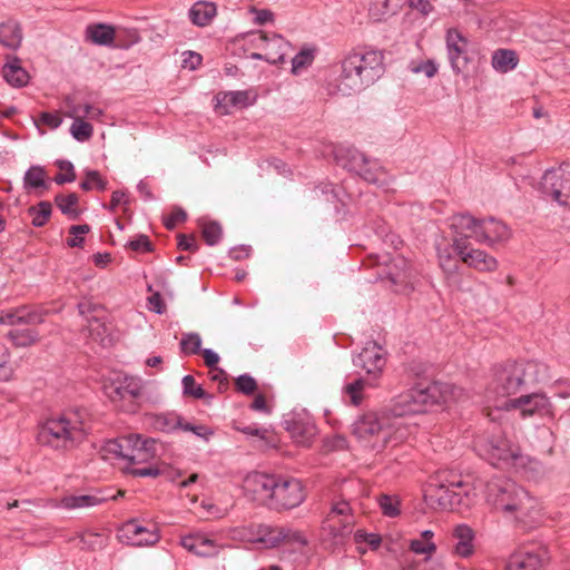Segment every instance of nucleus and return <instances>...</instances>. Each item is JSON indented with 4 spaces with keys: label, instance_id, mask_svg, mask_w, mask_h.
Instances as JSON below:
<instances>
[{
    "label": "nucleus",
    "instance_id": "47",
    "mask_svg": "<svg viewBox=\"0 0 570 570\" xmlns=\"http://www.w3.org/2000/svg\"><path fill=\"white\" fill-rule=\"evenodd\" d=\"M115 40L119 42V47L128 48L140 40L139 32L136 28L117 27Z\"/></svg>",
    "mask_w": 570,
    "mask_h": 570
},
{
    "label": "nucleus",
    "instance_id": "29",
    "mask_svg": "<svg viewBox=\"0 0 570 570\" xmlns=\"http://www.w3.org/2000/svg\"><path fill=\"white\" fill-rule=\"evenodd\" d=\"M287 431L291 434L293 441L304 448L311 446L314 438L317 434V429L315 424L311 421H293L288 423Z\"/></svg>",
    "mask_w": 570,
    "mask_h": 570
},
{
    "label": "nucleus",
    "instance_id": "61",
    "mask_svg": "<svg viewBox=\"0 0 570 570\" xmlns=\"http://www.w3.org/2000/svg\"><path fill=\"white\" fill-rule=\"evenodd\" d=\"M235 384L237 390L244 394H252L257 389V383L254 377L247 374L239 375L236 379Z\"/></svg>",
    "mask_w": 570,
    "mask_h": 570
},
{
    "label": "nucleus",
    "instance_id": "15",
    "mask_svg": "<svg viewBox=\"0 0 570 570\" xmlns=\"http://www.w3.org/2000/svg\"><path fill=\"white\" fill-rule=\"evenodd\" d=\"M548 559L544 546L538 542H528L520 546L509 557L505 570H540Z\"/></svg>",
    "mask_w": 570,
    "mask_h": 570
},
{
    "label": "nucleus",
    "instance_id": "63",
    "mask_svg": "<svg viewBox=\"0 0 570 570\" xmlns=\"http://www.w3.org/2000/svg\"><path fill=\"white\" fill-rule=\"evenodd\" d=\"M62 122L61 117L58 114L42 112L38 120H35L37 127L45 125L50 129L58 128Z\"/></svg>",
    "mask_w": 570,
    "mask_h": 570
},
{
    "label": "nucleus",
    "instance_id": "14",
    "mask_svg": "<svg viewBox=\"0 0 570 570\" xmlns=\"http://www.w3.org/2000/svg\"><path fill=\"white\" fill-rule=\"evenodd\" d=\"M497 409L507 411L518 410L522 417L539 414L541 416H552L553 406L549 397L543 393H532L515 397L512 400H503L497 403Z\"/></svg>",
    "mask_w": 570,
    "mask_h": 570
},
{
    "label": "nucleus",
    "instance_id": "6",
    "mask_svg": "<svg viewBox=\"0 0 570 570\" xmlns=\"http://www.w3.org/2000/svg\"><path fill=\"white\" fill-rule=\"evenodd\" d=\"M383 60L384 56L379 50L347 56L342 62V72L337 79L338 91L350 96L374 82L384 70Z\"/></svg>",
    "mask_w": 570,
    "mask_h": 570
},
{
    "label": "nucleus",
    "instance_id": "37",
    "mask_svg": "<svg viewBox=\"0 0 570 570\" xmlns=\"http://www.w3.org/2000/svg\"><path fill=\"white\" fill-rule=\"evenodd\" d=\"M400 9V0H371L368 13L375 21L386 20Z\"/></svg>",
    "mask_w": 570,
    "mask_h": 570
},
{
    "label": "nucleus",
    "instance_id": "58",
    "mask_svg": "<svg viewBox=\"0 0 570 570\" xmlns=\"http://www.w3.org/2000/svg\"><path fill=\"white\" fill-rule=\"evenodd\" d=\"M0 324H7L10 326L23 324V308L22 306L16 309L1 312Z\"/></svg>",
    "mask_w": 570,
    "mask_h": 570
},
{
    "label": "nucleus",
    "instance_id": "21",
    "mask_svg": "<svg viewBox=\"0 0 570 570\" xmlns=\"http://www.w3.org/2000/svg\"><path fill=\"white\" fill-rule=\"evenodd\" d=\"M304 499L305 493L301 481L296 479L278 480L271 509H294L298 507Z\"/></svg>",
    "mask_w": 570,
    "mask_h": 570
},
{
    "label": "nucleus",
    "instance_id": "34",
    "mask_svg": "<svg viewBox=\"0 0 570 570\" xmlns=\"http://www.w3.org/2000/svg\"><path fill=\"white\" fill-rule=\"evenodd\" d=\"M116 37V29L111 26L97 23L86 28V38L99 46H110Z\"/></svg>",
    "mask_w": 570,
    "mask_h": 570
},
{
    "label": "nucleus",
    "instance_id": "26",
    "mask_svg": "<svg viewBox=\"0 0 570 570\" xmlns=\"http://www.w3.org/2000/svg\"><path fill=\"white\" fill-rule=\"evenodd\" d=\"M510 237L509 228L493 217L480 219L479 243L489 246L507 240Z\"/></svg>",
    "mask_w": 570,
    "mask_h": 570
},
{
    "label": "nucleus",
    "instance_id": "60",
    "mask_svg": "<svg viewBox=\"0 0 570 570\" xmlns=\"http://www.w3.org/2000/svg\"><path fill=\"white\" fill-rule=\"evenodd\" d=\"M179 426L184 431L193 432L195 435L204 439L205 441H208L209 438L213 435V431L204 425H193L190 423H181L179 420H177L176 424L174 426Z\"/></svg>",
    "mask_w": 570,
    "mask_h": 570
},
{
    "label": "nucleus",
    "instance_id": "2",
    "mask_svg": "<svg viewBox=\"0 0 570 570\" xmlns=\"http://www.w3.org/2000/svg\"><path fill=\"white\" fill-rule=\"evenodd\" d=\"M155 444L156 442L151 439L142 440L140 435L131 434L105 442L101 446V455L105 460L117 459L125 461L127 464L124 465V471L135 476H157L159 470L156 466H134L147 463L155 458Z\"/></svg>",
    "mask_w": 570,
    "mask_h": 570
},
{
    "label": "nucleus",
    "instance_id": "48",
    "mask_svg": "<svg viewBox=\"0 0 570 570\" xmlns=\"http://www.w3.org/2000/svg\"><path fill=\"white\" fill-rule=\"evenodd\" d=\"M55 202L63 214L69 215L73 218L78 216V196L76 194L71 193L68 195H58Z\"/></svg>",
    "mask_w": 570,
    "mask_h": 570
},
{
    "label": "nucleus",
    "instance_id": "32",
    "mask_svg": "<svg viewBox=\"0 0 570 570\" xmlns=\"http://www.w3.org/2000/svg\"><path fill=\"white\" fill-rule=\"evenodd\" d=\"M375 380L371 377H357L352 382H348L344 385L342 392L344 399L348 401L354 406H357L362 403L364 399V391L367 387H374Z\"/></svg>",
    "mask_w": 570,
    "mask_h": 570
},
{
    "label": "nucleus",
    "instance_id": "12",
    "mask_svg": "<svg viewBox=\"0 0 570 570\" xmlns=\"http://www.w3.org/2000/svg\"><path fill=\"white\" fill-rule=\"evenodd\" d=\"M434 533L431 530H424L419 538L410 540L409 549L421 558L406 561L401 570H445L441 560L433 558L436 552V544L433 540Z\"/></svg>",
    "mask_w": 570,
    "mask_h": 570
},
{
    "label": "nucleus",
    "instance_id": "18",
    "mask_svg": "<svg viewBox=\"0 0 570 570\" xmlns=\"http://www.w3.org/2000/svg\"><path fill=\"white\" fill-rule=\"evenodd\" d=\"M78 312L87 322L83 330L87 333V336L94 342L99 343L101 346L109 345L111 343V337L109 336L108 328L102 321L104 308L100 305L86 299L78 304Z\"/></svg>",
    "mask_w": 570,
    "mask_h": 570
},
{
    "label": "nucleus",
    "instance_id": "10",
    "mask_svg": "<svg viewBox=\"0 0 570 570\" xmlns=\"http://www.w3.org/2000/svg\"><path fill=\"white\" fill-rule=\"evenodd\" d=\"M354 523L355 517L350 503L345 500L334 502L322 521L321 530L324 540H328L332 546L343 543L352 533Z\"/></svg>",
    "mask_w": 570,
    "mask_h": 570
},
{
    "label": "nucleus",
    "instance_id": "13",
    "mask_svg": "<svg viewBox=\"0 0 570 570\" xmlns=\"http://www.w3.org/2000/svg\"><path fill=\"white\" fill-rule=\"evenodd\" d=\"M475 445L481 455L493 462L499 461L515 468L524 464V458L520 455L519 448L501 435L490 440L479 439Z\"/></svg>",
    "mask_w": 570,
    "mask_h": 570
},
{
    "label": "nucleus",
    "instance_id": "31",
    "mask_svg": "<svg viewBox=\"0 0 570 570\" xmlns=\"http://www.w3.org/2000/svg\"><path fill=\"white\" fill-rule=\"evenodd\" d=\"M291 49V45L279 35H272L267 38L264 48V60L269 63H278L284 61V57Z\"/></svg>",
    "mask_w": 570,
    "mask_h": 570
},
{
    "label": "nucleus",
    "instance_id": "62",
    "mask_svg": "<svg viewBox=\"0 0 570 570\" xmlns=\"http://www.w3.org/2000/svg\"><path fill=\"white\" fill-rule=\"evenodd\" d=\"M58 167L60 170L62 171H68L69 174L68 175H62V174H59L56 176L55 178V181L59 185L61 184H65V183H71L76 179V175H75V171H73V166L70 161L68 160H59L57 163Z\"/></svg>",
    "mask_w": 570,
    "mask_h": 570
},
{
    "label": "nucleus",
    "instance_id": "64",
    "mask_svg": "<svg viewBox=\"0 0 570 570\" xmlns=\"http://www.w3.org/2000/svg\"><path fill=\"white\" fill-rule=\"evenodd\" d=\"M89 232L88 225H75L70 228V234L73 236L68 240L70 247L81 246L83 238L82 235Z\"/></svg>",
    "mask_w": 570,
    "mask_h": 570
},
{
    "label": "nucleus",
    "instance_id": "55",
    "mask_svg": "<svg viewBox=\"0 0 570 570\" xmlns=\"http://www.w3.org/2000/svg\"><path fill=\"white\" fill-rule=\"evenodd\" d=\"M46 174L41 167H31L24 175V184L38 188L45 185Z\"/></svg>",
    "mask_w": 570,
    "mask_h": 570
},
{
    "label": "nucleus",
    "instance_id": "56",
    "mask_svg": "<svg viewBox=\"0 0 570 570\" xmlns=\"http://www.w3.org/2000/svg\"><path fill=\"white\" fill-rule=\"evenodd\" d=\"M180 346L184 353L196 354L200 350L202 338L196 333L186 334L181 338Z\"/></svg>",
    "mask_w": 570,
    "mask_h": 570
},
{
    "label": "nucleus",
    "instance_id": "41",
    "mask_svg": "<svg viewBox=\"0 0 570 570\" xmlns=\"http://www.w3.org/2000/svg\"><path fill=\"white\" fill-rule=\"evenodd\" d=\"M67 107H68V111H67L66 116L69 118H79L82 120H85L87 118L90 120H95V119H99V117L102 115V110L100 108L95 107L89 104L76 105V104H71L68 101Z\"/></svg>",
    "mask_w": 570,
    "mask_h": 570
},
{
    "label": "nucleus",
    "instance_id": "8",
    "mask_svg": "<svg viewBox=\"0 0 570 570\" xmlns=\"http://www.w3.org/2000/svg\"><path fill=\"white\" fill-rule=\"evenodd\" d=\"M449 226L453 234L452 242L442 237L436 242V252L440 267L445 273L452 274L459 267V261L453 253L470 246L469 239L479 243L480 219L469 214H456L449 219Z\"/></svg>",
    "mask_w": 570,
    "mask_h": 570
},
{
    "label": "nucleus",
    "instance_id": "19",
    "mask_svg": "<svg viewBox=\"0 0 570 570\" xmlns=\"http://www.w3.org/2000/svg\"><path fill=\"white\" fill-rule=\"evenodd\" d=\"M541 190L559 205L570 208V170H547L541 178Z\"/></svg>",
    "mask_w": 570,
    "mask_h": 570
},
{
    "label": "nucleus",
    "instance_id": "20",
    "mask_svg": "<svg viewBox=\"0 0 570 570\" xmlns=\"http://www.w3.org/2000/svg\"><path fill=\"white\" fill-rule=\"evenodd\" d=\"M386 353L376 342H367L354 358V365L365 371L366 375L377 380L386 364Z\"/></svg>",
    "mask_w": 570,
    "mask_h": 570
},
{
    "label": "nucleus",
    "instance_id": "50",
    "mask_svg": "<svg viewBox=\"0 0 570 570\" xmlns=\"http://www.w3.org/2000/svg\"><path fill=\"white\" fill-rule=\"evenodd\" d=\"M80 540V549L95 551L101 549L105 546V539L100 533L87 531L78 534Z\"/></svg>",
    "mask_w": 570,
    "mask_h": 570
},
{
    "label": "nucleus",
    "instance_id": "53",
    "mask_svg": "<svg viewBox=\"0 0 570 570\" xmlns=\"http://www.w3.org/2000/svg\"><path fill=\"white\" fill-rule=\"evenodd\" d=\"M81 188L83 190H91L92 188L105 190L107 188V181L102 179L98 171L88 170L86 179L81 183Z\"/></svg>",
    "mask_w": 570,
    "mask_h": 570
},
{
    "label": "nucleus",
    "instance_id": "52",
    "mask_svg": "<svg viewBox=\"0 0 570 570\" xmlns=\"http://www.w3.org/2000/svg\"><path fill=\"white\" fill-rule=\"evenodd\" d=\"M202 234L209 246L216 245L222 237V227L215 222L203 225Z\"/></svg>",
    "mask_w": 570,
    "mask_h": 570
},
{
    "label": "nucleus",
    "instance_id": "42",
    "mask_svg": "<svg viewBox=\"0 0 570 570\" xmlns=\"http://www.w3.org/2000/svg\"><path fill=\"white\" fill-rule=\"evenodd\" d=\"M3 77L12 86H23L28 82V73L17 63L8 62L3 67Z\"/></svg>",
    "mask_w": 570,
    "mask_h": 570
},
{
    "label": "nucleus",
    "instance_id": "30",
    "mask_svg": "<svg viewBox=\"0 0 570 570\" xmlns=\"http://www.w3.org/2000/svg\"><path fill=\"white\" fill-rule=\"evenodd\" d=\"M446 47L452 68L459 72L460 57L466 50V39L456 29H450L446 33Z\"/></svg>",
    "mask_w": 570,
    "mask_h": 570
},
{
    "label": "nucleus",
    "instance_id": "54",
    "mask_svg": "<svg viewBox=\"0 0 570 570\" xmlns=\"http://www.w3.org/2000/svg\"><path fill=\"white\" fill-rule=\"evenodd\" d=\"M23 308V324H41L45 321V317L49 314L48 309L42 307L30 308L28 306H22Z\"/></svg>",
    "mask_w": 570,
    "mask_h": 570
},
{
    "label": "nucleus",
    "instance_id": "24",
    "mask_svg": "<svg viewBox=\"0 0 570 570\" xmlns=\"http://www.w3.org/2000/svg\"><path fill=\"white\" fill-rule=\"evenodd\" d=\"M454 257L460 259L471 268L479 272H493L498 268V261L482 249L472 248L471 245L465 249L453 253Z\"/></svg>",
    "mask_w": 570,
    "mask_h": 570
},
{
    "label": "nucleus",
    "instance_id": "23",
    "mask_svg": "<svg viewBox=\"0 0 570 570\" xmlns=\"http://www.w3.org/2000/svg\"><path fill=\"white\" fill-rule=\"evenodd\" d=\"M117 538L121 543L145 547L158 542L159 534L151 529L138 524L135 520H130L118 529Z\"/></svg>",
    "mask_w": 570,
    "mask_h": 570
},
{
    "label": "nucleus",
    "instance_id": "27",
    "mask_svg": "<svg viewBox=\"0 0 570 570\" xmlns=\"http://www.w3.org/2000/svg\"><path fill=\"white\" fill-rule=\"evenodd\" d=\"M105 501V498L96 494H68L55 500L51 505L65 510H79L100 505Z\"/></svg>",
    "mask_w": 570,
    "mask_h": 570
},
{
    "label": "nucleus",
    "instance_id": "4",
    "mask_svg": "<svg viewBox=\"0 0 570 570\" xmlns=\"http://www.w3.org/2000/svg\"><path fill=\"white\" fill-rule=\"evenodd\" d=\"M463 396V390L451 384L417 385L407 393L397 396L392 404V413L395 416H401V419H406L411 414L426 412L436 404L460 402ZM407 420L410 421L409 417Z\"/></svg>",
    "mask_w": 570,
    "mask_h": 570
},
{
    "label": "nucleus",
    "instance_id": "39",
    "mask_svg": "<svg viewBox=\"0 0 570 570\" xmlns=\"http://www.w3.org/2000/svg\"><path fill=\"white\" fill-rule=\"evenodd\" d=\"M22 40L18 23L9 21L0 24V42L11 49H17Z\"/></svg>",
    "mask_w": 570,
    "mask_h": 570
},
{
    "label": "nucleus",
    "instance_id": "51",
    "mask_svg": "<svg viewBox=\"0 0 570 570\" xmlns=\"http://www.w3.org/2000/svg\"><path fill=\"white\" fill-rule=\"evenodd\" d=\"M313 51L303 49L292 59V72L294 75L301 73L313 62Z\"/></svg>",
    "mask_w": 570,
    "mask_h": 570
},
{
    "label": "nucleus",
    "instance_id": "1",
    "mask_svg": "<svg viewBox=\"0 0 570 570\" xmlns=\"http://www.w3.org/2000/svg\"><path fill=\"white\" fill-rule=\"evenodd\" d=\"M416 423L392 413V406L381 412H366L352 424V434L365 446L381 451L406 441L415 431Z\"/></svg>",
    "mask_w": 570,
    "mask_h": 570
},
{
    "label": "nucleus",
    "instance_id": "16",
    "mask_svg": "<svg viewBox=\"0 0 570 570\" xmlns=\"http://www.w3.org/2000/svg\"><path fill=\"white\" fill-rule=\"evenodd\" d=\"M278 480L274 475L261 472L249 473L244 479V491L252 501L272 508Z\"/></svg>",
    "mask_w": 570,
    "mask_h": 570
},
{
    "label": "nucleus",
    "instance_id": "45",
    "mask_svg": "<svg viewBox=\"0 0 570 570\" xmlns=\"http://www.w3.org/2000/svg\"><path fill=\"white\" fill-rule=\"evenodd\" d=\"M28 212L31 217L32 225L41 227L47 223L51 215V204L48 202H41L37 206L30 207Z\"/></svg>",
    "mask_w": 570,
    "mask_h": 570
},
{
    "label": "nucleus",
    "instance_id": "35",
    "mask_svg": "<svg viewBox=\"0 0 570 570\" xmlns=\"http://www.w3.org/2000/svg\"><path fill=\"white\" fill-rule=\"evenodd\" d=\"M217 13L216 6L212 2L199 1L189 9L191 22L198 27L208 26Z\"/></svg>",
    "mask_w": 570,
    "mask_h": 570
},
{
    "label": "nucleus",
    "instance_id": "59",
    "mask_svg": "<svg viewBox=\"0 0 570 570\" xmlns=\"http://www.w3.org/2000/svg\"><path fill=\"white\" fill-rule=\"evenodd\" d=\"M267 33L258 31L246 35L244 39L249 48L263 51L265 43H267Z\"/></svg>",
    "mask_w": 570,
    "mask_h": 570
},
{
    "label": "nucleus",
    "instance_id": "57",
    "mask_svg": "<svg viewBox=\"0 0 570 570\" xmlns=\"http://www.w3.org/2000/svg\"><path fill=\"white\" fill-rule=\"evenodd\" d=\"M184 394L193 396L195 399H202L205 396V391L198 385L191 375H186L183 379Z\"/></svg>",
    "mask_w": 570,
    "mask_h": 570
},
{
    "label": "nucleus",
    "instance_id": "25",
    "mask_svg": "<svg viewBox=\"0 0 570 570\" xmlns=\"http://www.w3.org/2000/svg\"><path fill=\"white\" fill-rule=\"evenodd\" d=\"M452 539L454 541L452 553L456 557L468 559L475 552V532L468 524H458L452 530Z\"/></svg>",
    "mask_w": 570,
    "mask_h": 570
},
{
    "label": "nucleus",
    "instance_id": "28",
    "mask_svg": "<svg viewBox=\"0 0 570 570\" xmlns=\"http://www.w3.org/2000/svg\"><path fill=\"white\" fill-rule=\"evenodd\" d=\"M216 109L223 115H228L234 108H245L252 104L248 91H228L218 94Z\"/></svg>",
    "mask_w": 570,
    "mask_h": 570
},
{
    "label": "nucleus",
    "instance_id": "17",
    "mask_svg": "<svg viewBox=\"0 0 570 570\" xmlns=\"http://www.w3.org/2000/svg\"><path fill=\"white\" fill-rule=\"evenodd\" d=\"M338 164L361 176L370 183H377L380 173L375 164H371L363 153L353 147H340L335 150Z\"/></svg>",
    "mask_w": 570,
    "mask_h": 570
},
{
    "label": "nucleus",
    "instance_id": "36",
    "mask_svg": "<svg viewBox=\"0 0 570 570\" xmlns=\"http://www.w3.org/2000/svg\"><path fill=\"white\" fill-rule=\"evenodd\" d=\"M406 261L399 256L393 259V265L390 267L387 276L392 284L397 286L396 292H406L409 286L410 274L406 271Z\"/></svg>",
    "mask_w": 570,
    "mask_h": 570
},
{
    "label": "nucleus",
    "instance_id": "33",
    "mask_svg": "<svg viewBox=\"0 0 570 570\" xmlns=\"http://www.w3.org/2000/svg\"><path fill=\"white\" fill-rule=\"evenodd\" d=\"M283 543L294 547L293 551L306 562H309L312 558L309 540L303 531L285 527V540Z\"/></svg>",
    "mask_w": 570,
    "mask_h": 570
},
{
    "label": "nucleus",
    "instance_id": "40",
    "mask_svg": "<svg viewBox=\"0 0 570 570\" xmlns=\"http://www.w3.org/2000/svg\"><path fill=\"white\" fill-rule=\"evenodd\" d=\"M518 65V58L514 51L508 49L497 50L492 56V67L502 73L514 69Z\"/></svg>",
    "mask_w": 570,
    "mask_h": 570
},
{
    "label": "nucleus",
    "instance_id": "9",
    "mask_svg": "<svg viewBox=\"0 0 570 570\" xmlns=\"http://www.w3.org/2000/svg\"><path fill=\"white\" fill-rule=\"evenodd\" d=\"M542 366L535 362L509 363L495 374L493 386L488 391V403L497 409V403L509 400L524 385L540 380Z\"/></svg>",
    "mask_w": 570,
    "mask_h": 570
},
{
    "label": "nucleus",
    "instance_id": "44",
    "mask_svg": "<svg viewBox=\"0 0 570 570\" xmlns=\"http://www.w3.org/2000/svg\"><path fill=\"white\" fill-rule=\"evenodd\" d=\"M11 342L21 347L30 346L39 341V334L30 328L12 330L8 333Z\"/></svg>",
    "mask_w": 570,
    "mask_h": 570
},
{
    "label": "nucleus",
    "instance_id": "11",
    "mask_svg": "<svg viewBox=\"0 0 570 570\" xmlns=\"http://www.w3.org/2000/svg\"><path fill=\"white\" fill-rule=\"evenodd\" d=\"M105 394L114 403H122L127 411H135L145 392L141 379L128 375H117L104 385Z\"/></svg>",
    "mask_w": 570,
    "mask_h": 570
},
{
    "label": "nucleus",
    "instance_id": "46",
    "mask_svg": "<svg viewBox=\"0 0 570 570\" xmlns=\"http://www.w3.org/2000/svg\"><path fill=\"white\" fill-rule=\"evenodd\" d=\"M377 503L385 517L395 518L401 512V501L397 495L382 494L377 498Z\"/></svg>",
    "mask_w": 570,
    "mask_h": 570
},
{
    "label": "nucleus",
    "instance_id": "22",
    "mask_svg": "<svg viewBox=\"0 0 570 570\" xmlns=\"http://www.w3.org/2000/svg\"><path fill=\"white\" fill-rule=\"evenodd\" d=\"M180 544L200 558H216L226 546L218 542L214 534L195 532L181 537Z\"/></svg>",
    "mask_w": 570,
    "mask_h": 570
},
{
    "label": "nucleus",
    "instance_id": "7",
    "mask_svg": "<svg viewBox=\"0 0 570 570\" xmlns=\"http://www.w3.org/2000/svg\"><path fill=\"white\" fill-rule=\"evenodd\" d=\"M85 410L67 411L48 419L41 426L39 442L53 449H70L82 442L88 432Z\"/></svg>",
    "mask_w": 570,
    "mask_h": 570
},
{
    "label": "nucleus",
    "instance_id": "38",
    "mask_svg": "<svg viewBox=\"0 0 570 570\" xmlns=\"http://www.w3.org/2000/svg\"><path fill=\"white\" fill-rule=\"evenodd\" d=\"M257 534L256 542L264 544L266 548H274L285 540V527L272 528L259 525Z\"/></svg>",
    "mask_w": 570,
    "mask_h": 570
},
{
    "label": "nucleus",
    "instance_id": "43",
    "mask_svg": "<svg viewBox=\"0 0 570 570\" xmlns=\"http://www.w3.org/2000/svg\"><path fill=\"white\" fill-rule=\"evenodd\" d=\"M354 541L357 544L360 553L364 554L367 548L376 550L381 544V537L376 533H367L363 530H358L354 534Z\"/></svg>",
    "mask_w": 570,
    "mask_h": 570
},
{
    "label": "nucleus",
    "instance_id": "3",
    "mask_svg": "<svg viewBox=\"0 0 570 570\" xmlns=\"http://www.w3.org/2000/svg\"><path fill=\"white\" fill-rule=\"evenodd\" d=\"M487 501L505 518L520 522L533 521L538 514L535 499L510 480L490 482L487 487Z\"/></svg>",
    "mask_w": 570,
    "mask_h": 570
},
{
    "label": "nucleus",
    "instance_id": "49",
    "mask_svg": "<svg viewBox=\"0 0 570 570\" xmlns=\"http://www.w3.org/2000/svg\"><path fill=\"white\" fill-rule=\"evenodd\" d=\"M73 122L70 127V132L72 137L78 141H87L91 138L94 128L92 126L79 118H72Z\"/></svg>",
    "mask_w": 570,
    "mask_h": 570
},
{
    "label": "nucleus",
    "instance_id": "5",
    "mask_svg": "<svg viewBox=\"0 0 570 570\" xmlns=\"http://www.w3.org/2000/svg\"><path fill=\"white\" fill-rule=\"evenodd\" d=\"M473 495V487L468 478L452 471L438 473L424 490L426 502L441 510L469 507Z\"/></svg>",
    "mask_w": 570,
    "mask_h": 570
}]
</instances>
